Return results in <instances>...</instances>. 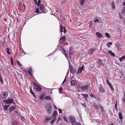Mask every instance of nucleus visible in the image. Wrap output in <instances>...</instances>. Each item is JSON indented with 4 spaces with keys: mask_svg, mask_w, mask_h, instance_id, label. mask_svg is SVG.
Instances as JSON below:
<instances>
[{
    "mask_svg": "<svg viewBox=\"0 0 125 125\" xmlns=\"http://www.w3.org/2000/svg\"><path fill=\"white\" fill-rule=\"evenodd\" d=\"M46 109L49 114H50L52 112V107L50 104L47 105L46 107Z\"/></svg>",
    "mask_w": 125,
    "mask_h": 125,
    "instance_id": "obj_1",
    "label": "nucleus"
},
{
    "mask_svg": "<svg viewBox=\"0 0 125 125\" xmlns=\"http://www.w3.org/2000/svg\"><path fill=\"white\" fill-rule=\"evenodd\" d=\"M69 53L70 57L71 59H73L74 56L73 53V49L71 47H70Z\"/></svg>",
    "mask_w": 125,
    "mask_h": 125,
    "instance_id": "obj_2",
    "label": "nucleus"
},
{
    "mask_svg": "<svg viewBox=\"0 0 125 125\" xmlns=\"http://www.w3.org/2000/svg\"><path fill=\"white\" fill-rule=\"evenodd\" d=\"M13 100L12 99H8L7 100H4L3 102L5 104H9L13 102Z\"/></svg>",
    "mask_w": 125,
    "mask_h": 125,
    "instance_id": "obj_3",
    "label": "nucleus"
},
{
    "mask_svg": "<svg viewBox=\"0 0 125 125\" xmlns=\"http://www.w3.org/2000/svg\"><path fill=\"white\" fill-rule=\"evenodd\" d=\"M8 93L6 92H3L1 94V98L5 99L8 96Z\"/></svg>",
    "mask_w": 125,
    "mask_h": 125,
    "instance_id": "obj_4",
    "label": "nucleus"
},
{
    "mask_svg": "<svg viewBox=\"0 0 125 125\" xmlns=\"http://www.w3.org/2000/svg\"><path fill=\"white\" fill-rule=\"evenodd\" d=\"M89 86V84H87L83 86H81L80 87V88L83 90H88Z\"/></svg>",
    "mask_w": 125,
    "mask_h": 125,
    "instance_id": "obj_5",
    "label": "nucleus"
},
{
    "mask_svg": "<svg viewBox=\"0 0 125 125\" xmlns=\"http://www.w3.org/2000/svg\"><path fill=\"white\" fill-rule=\"evenodd\" d=\"M97 65H98L97 67H99L100 66L104 65V64L102 60L100 59H98L97 62Z\"/></svg>",
    "mask_w": 125,
    "mask_h": 125,
    "instance_id": "obj_6",
    "label": "nucleus"
},
{
    "mask_svg": "<svg viewBox=\"0 0 125 125\" xmlns=\"http://www.w3.org/2000/svg\"><path fill=\"white\" fill-rule=\"evenodd\" d=\"M69 67L70 69V71L71 73L73 74H74L76 73V70L74 69L72 65H70L69 66Z\"/></svg>",
    "mask_w": 125,
    "mask_h": 125,
    "instance_id": "obj_7",
    "label": "nucleus"
},
{
    "mask_svg": "<svg viewBox=\"0 0 125 125\" xmlns=\"http://www.w3.org/2000/svg\"><path fill=\"white\" fill-rule=\"evenodd\" d=\"M66 40V37L65 36H63L60 38V43L62 45L63 42Z\"/></svg>",
    "mask_w": 125,
    "mask_h": 125,
    "instance_id": "obj_8",
    "label": "nucleus"
},
{
    "mask_svg": "<svg viewBox=\"0 0 125 125\" xmlns=\"http://www.w3.org/2000/svg\"><path fill=\"white\" fill-rule=\"evenodd\" d=\"M99 91L101 93H104L105 92V90L103 87L102 85L100 84L99 86Z\"/></svg>",
    "mask_w": 125,
    "mask_h": 125,
    "instance_id": "obj_9",
    "label": "nucleus"
},
{
    "mask_svg": "<svg viewBox=\"0 0 125 125\" xmlns=\"http://www.w3.org/2000/svg\"><path fill=\"white\" fill-rule=\"evenodd\" d=\"M39 9L40 10L42 11V12H40V13H45V12L44 11V7L43 5L42 4H41L40 5L39 7Z\"/></svg>",
    "mask_w": 125,
    "mask_h": 125,
    "instance_id": "obj_10",
    "label": "nucleus"
},
{
    "mask_svg": "<svg viewBox=\"0 0 125 125\" xmlns=\"http://www.w3.org/2000/svg\"><path fill=\"white\" fill-rule=\"evenodd\" d=\"M34 87L35 89L37 91H40L41 90V88L37 84Z\"/></svg>",
    "mask_w": 125,
    "mask_h": 125,
    "instance_id": "obj_11",
    "label": "nucleus"
},
{
    "mask_svg": "<svg viewBox=\"0 0 125 125\" xmlns=\"http://www.w3.org/2000/svg\"><path fill=\"white\" fill-rule=\"evenodd\" d=\"M83 65L82 66L81 68H79L78 69V70L77 72V74L81 73L83 71Z\"/></svg>",
    "mask_w": 125,
    "mask_h": 125,
    "instance_id": "obj_12",
    "label": "nucleus"
},
{
    "mask_svg": "<svg viewBox=\"0 0 125 125\" xmlns=\"http://www.w3.org/2000/svg\"><path fill=\"white\" fill-rule=\"evenodd\" d=\"M96 35L97 37L99 38H101L103 37V35L101 33L98 32H96Z\"/></svg>",
    "mask_w": 125,
    "mask_h": 125,
    "instance_id": "obj_13",
    "label": "nucleus"
},
{
    "mask_svg": "<svg viewBox=\"0 0 125 125\" xmlns=\"http://www.w3.org/2000/svg\"><path fill=\"white\" fill-rule=\"evenodd\" d=\"M75 119H73L71 120H70V122L73 125H76L77 123H75Z\"/></svg>",
    "mask_w": 125,
    "mask_h": 125,
    "instance_id": "obj_14",
    "label": "nucleus"
},
{
    "mask_svg": "<svg viewBox=\"0 0 125 125\" xmlns=\"http://www.w3.org/2000/svg\"><path fill=\"white\" fill-rule=\"evenodd\" d=\"M15 107L14 106H12L9 108V111L10 112H12V111L15 110Z\"/></svg>",
    "mask_w": 125,
    "mask_h": 125,
    "instance_id": "obj_15",
    "label": "nucleus"
},
{
    "mask_svg": "<svg viewBox=\"0 0 125 125\" xmlns=\"http://www.w3.org/2000/svg\"><path fill=\"white\" fill-rule=\"evenodd\" d=\"M95 50V49L94 48L91 49L88 51V53L89 54H91L93 52H94Z\"/></svg>",
    "mask_w": 125,
    "mask_h": 125,
    "instance_id": "obj_16",
    "label": "nucleus"
},
{
    "mask_svg": "<svg viewBox=\"0 0 125 125\" xmlns=\"http://www.w3.org/2000/svg\"><path fill=\"white\" fill-rule=\"evenodd\" d=\"M108 53L112 56L115 57V54L111 51H109L108 52Z\"/></svg>",
    "mask_w": 125,
    "mask_h": 125,
    "instance_id": "obj_17",
    "label": "nucleus"
},
{
    "mask_svg": "<svg viewBox=\"0 0 125 125\" xmlns=\"http://www.w3.org/2000/svg\"><path fill=\"white\" fill-rule=\"evenodd\" d=\"M51 117L48 118L46 117L44 120V122L45 123H48L51 119Z\"/></svg>",
    "mask_w": 125,
    "mask_h": 125,
    "instance_id": "obj_18",
    "label": "nucleus"
},
{
    "mask_svg": "<svg viewBox=\"0 0 125 125\" xmlns=\"http://www.w3.org/2000/svg\"><path fill=\"white\" fill-rule=\"evenodd\" d=\"M57 112L56 111H55L53 113V114L52 115V116L53 117H54V118H55L56 117V116H57Z\"/></svg>",
    "mask_w": 125,
    "mask_h": 125,
    "instance_id": "obj_19",
    "label": "nucleus"
},
{
    "mask_svg": "<svg viewBox=\"0 0 125 125\" xmlns=\"http://www.w3.org/2000/svg\"><path fill=\"white\" fill-rule=\"evenodd\" d=\"M71 85L73 86H74L75 84V81L73 80H71Z\"/></svg>",
    "mask_w": 125,
    "mask_h": 125,
    "instance_id": "obj_20",
    "label": "nucleus"
},
{
    "mask_svg": "<svg viewBox=\"0 0 125 125\" xmlns=\"http://www.w3.org/2000/svg\"><path fill=\"white\" fill-rule=\"evenodd\" d=\"M64 52L65 56L67 58L68 55V51L67 50H66L65 51H64Z\"/></svg>",
    "mask_w": 125,
    "mask_h": 125,
    "instance_id": "obj_21",
    "label": "nucleus"
},
{
    "mask_svg": "<svg viewBox=\"0 0 125 125\" xmlns=\"http://www.w3.org/2000/svg\"><path fill=\"white\" fill-rule=\"evenodd\" d=\"M82 94L85 100L87 99L88 97V95L87 94Z\"/></svg>",
    "mask_w": 125,
    "mask_h": 125,
    "instance_id": "obj_22",
    "label": "nucleus"
},
{
    "mask_svg": "<svg viewBox=\"0 0 125 125\" xmlns=\"http://www.w3.org/2000/svg\"><path fill=\"white\" fill-rule=\"evenodd\" d=\"M9 105H5L3 106V109L4 110L6 111L7 110L8 107L9 106Z\"/></svg>",
    "mask_w": 125,
    "mask_h": 125,
    "instance_id": "obj_23",
    "label": "nucleus"
},
{
    "mask_svg": "<svg viewBox=\"0 0 125 125\" xmlns=\"http://www.w3.org/2000/svg\"><path fill=\"white\" fill-rule=\"evenodd\" d=\"M45 99L47 100H50L51 99V97L49 96H47L45 97Z\"/></svg>",
    "mask_w": 125,
    "mask_h": 125,
    "instance_id": "obj_24",
    "label": "nucleus"
},
{
    "mask_svg": "<svg viewBox=\"0 0 125 125\" xmlns=\"http://www.w3.org/2000/svg\"><path fill=\"white\" fill-rule=\"evenodd\" d=\"M69 117L70 119V120H73V119H75L74 117L72 116H69Z\"/></svg>",
    "mask_w": 125,
    "mask_h": 125,
    "instance_id": "obj_25",
    "label": "nucleus"
},
{
    "mask_svg": "<svg viewBox=\"0 0 125 125\" xmlns=\"http://www.w3.org/2000/svg\"><path fill=\"white\" fill-rule=\"evenodd\" d=\"M125 59V55L119 58V60L121 62L123 60Z\"/></svg>",
    "mask_w": 125,
    "mask_h": 125,
    "instance_id": "obj_26",
    "label": "nucleus"
},
{
    "mask_svg": "<svg viewBox=\"0 0 125 125\" xmlns=\"http://www.w3.org/2000/svg\"><path fill=\"white\" fill-rule=\"evenodd\" d=\"M111 6L112 7V8L113 9H114L115 8V3L113 2L112 3Z\"/></svg>",
    "mask_w": 125,
    "mask_h": 125,
    "instance_id": "obj_27",
    "label": "nucleus"
},
{
    "mask_svg": "<svg viewBox=\"0 0 125 125\" xmlns=\"http://www.w3.org/2000/svg\"><path fill=\"white\" fill-rule=\"evenodd\" d=\"M119 118L120 119H122L123 118V116L121 113H119Z\"/></svg>",
    "mask_w": 125,
    "mask_h": 125,
    "instance_id": "obj_28",
    "label": "nucleus"
},
{
    "mask_svg": "<svg viewBox=\"0 0 125 125\" xmlns=\"http://www.w3.org/2000/svg\"><path fill=\"white\" fill-rule=\"evenodd\" d=\"M94 106L95 109H99V107L97 105V104H95V103H94Z\"/></svg>",
    "mask_w": 125,
    "mask_h": 125,
    "instance_id": "obj_29",
    "label": "nucleus"
},
{
    "mask_svg": "<svg viewBox=\"0 0 125 125\" xmlns=\"http://www.w3.org/2000/svg\"><path fill=\"white\" fill-rule=\"evenodd\" d=\"M56 119V118H55L52 119V120L50 122V124H53L55 121Z\"/></svg>",
    "mask_w": 125,
    "mask_h": 125,
    "instance_id": "obj_30",
    "label": "nucleus"
},
{
    "mask_svg": "<svg viewBox=\"0 0 125 125\" xmlns=\"http://www.w3.org/2000/svg\"><path fill=\"white\" fill-rule=\"evenodd\" d=\"M85 1V0H80V4L82 6L83 5Z\"/></svg>",
    "mask_w": 125,
    "mask_h": 125,
    "instance_id": "obj_31",
    "label": "nucleus"
},
{
    "mask_svg": "<svg viewBox=\"0 0 125 125\" xmlns=\"http://www.w3.org/2000/svg\"><path fill=\"white\" fill-rule=\"evenodd\" d=\"M105 36L107 38H110V36L109 34L108 33H105Z\"/></svg>",
    "mask_w": 125,
    "mask_h": 125,
    "instance_id": "obj_32",
    "label": "nucleus"
},
{
    "mask_svg": "<svg viewBox=\"0 0 125 125\" xmlns=\"http://www.w3.org/2000/svg\"><path fill=\"white\" fill-rule=\"evenodd\" d=\"M122 13L124 15H125V7L122 10Z\"/></svg>",
    "mask_w": 125,
    "mask_h": 125,
    "instance_id": "obj_33",
    "label": "nucleus"
},
{
    "mask_svg": "<svg viewBox=\"0 0 125 125\" xmlns=\"http://www.w3.org/2000/svg\"><path fill=\"white\" fill-rule=\"evenodd\" d=\"M112 44V43L111 42H109L107 44V45L108 47H109Z\"/></svg>",
    "mask_w": 125,
    "mask_h": 125,
    "instance_id": "obj_34",
    "label": "nucleus"
},
{
    "mask_svg": "<svg viewBox=\"0 0 125 125\" xmlns=\"http://www.w3.org/2000/svg\"><path fill=\"white\" fill-rule=\"evenodd\" d=\"M17 122L16 121H14L12 123V124L14 125H17Z\"/></svg>",
    "mask_w": 125,
    "mask_h": 125,
    "instance_id": "obj_35",
    "label": "nucleus"
},
{
    "mask_svg": "<svg viewBox=\"0 0 125 125\" xmlns=\"http://www.w3.org/2000/svg\"><path fill=\"white\" fill-rule=\"evenodd\" d=\"M6 51L7 52V53L8 54H10V53L9 51V49L8 48H6Z\"/></svg>",
    "mask_w": 125,
    "mask_h": 125,
    "instance_id": "obj_36",
    "label": "nucleus"
},
{
    "mask_svg": "<svg viewBox=\"0 0 125 125\" xmlns=\"http://www.w3.org/2000/svg\"><path fill=\"white\" fill-rule=\"evenodd\" d=\"M0 81L1 83L3 84V80L1 76V75H0Z\"/></svg>",
    "mask_w": 125,
    "mask_h": 125,
    "instance_id": "obj_37",
    "label": "nucleus"
},
{
    "mask_svg": "<svg viewBox=\"0 0 125 125\" xmlns=\"http://www.w3.org/2000/svg\"><path fill=\"white\" fill-rule=\"evenodd\" d=\"M90 96L92 97H94L95 98V96L92 93H91L90 94Z\"/></svg>",
    "mask_w": 125,
    "mask_h": 125,
    "instance_id": "obj_38",
    "label": "nucleus"
},
{
    "mask_svg": "<svg viewBox=\"0 0 125 125\" xmlns=\"http://www.w3.org/2000/svg\"><path fill=\"white\" fill-rule=\"evenodd\" d=\"M60 26L61 28H60V31L61 32H62L63 31V30H62L63 29V27L62 25H60Z\"/></svg>",
    "mask_w": 125,
    "mask_h": 125,
    "instance_id": "obj_39",
    "label": "nucleus"
},
{
    "mask_svg": "<svg viewBox=\"0 0 125 125\" xmlns=\"http://www.w3.org/2000/svg\"><path fill=\"white\" fill-rule=\"evenodd\" d=\"M106 82L107 84L109 86L111 85V83L109 82V80L108 79L106 81Z\"/></svg>",
    "mask_w": 125,
    "mask_h": 125,
    "instance_id": "obj_40",
    "label": "nucleus"
},
{
    "mask_svg": "<svg viewBox=\"0 0 125 125\" xmlns=\"http://www.w3.org/2000/svg\"><path fill=\"white\" fill-rule=\"evenodd\" d=\"M111 89V90L113 91L114 90V89L113 87L112 86V85L111 84L110 85H109Z\"/></svg>",
    "mask_w": 125,
    "mask_h": 125,
    "instance_id": "obj_41",
    "label": "nucleus"
},
{
    "mask_svg": "<svg viewBox=\"0 0 125 125\" xmlns=\"http://www.w3.org/2000/svg\"><path fill=\"white\" fill-rule=\"evenodd\" d=\"M122 101L123 102H124L125 103V94L124 95V97L123 99H122Z\"/></svg>",
    "mask_w": 125,
    "mask_h": 125,
    "instance_id": "obj_42",
    "label": "nucleus"
},
{
    "mask_svg": "<svg viewBox=\"0 0 125 125\" xmlns=\"http://www.w3.org/2000/svg\"><path fill=\"white\" fill-rule=\"evenodd\" d=\"M40 3V0H38V1L37 3V6H39Z\"/></svg>",
    "mask_w": 125,
    "mask_h": 125,
    "instance_id": "obj_43",
    "label": "nucleus"
},
{
    "mask_svg": "<svg viewBox=\"0 0 125 125\" xmlns=\"http://www.w3.org/2000/svg\"><path fill=\"white\" fill-rule=\"evenodd\" d=\"M100 109L102 111H103L104 108L101 105H100Z\"/></svg>",
    "mask_w": 125,
    "mask_h": 125,
    "instance_id": "obj_44",
    "label": "nucleus"
},
{
    "mask_svg": "<svg viewBox=\"0 0 125 125\" xmlns=\"http://www.w3.org/2000/svg\"><path fill=\"white\" fill-rule=\"evenodd\" d=\"M39 9L38 8H37L36 10V11H35V12L36 13H39Z\"/></svg>",
    "mask_w": 125,
    "mask_h": 125,
    "instance_id": "obj_45",
    "label": "nucleus"
},
{
    "mask_svg": "<svg viewBox=\"0 0 125 125\" xmlns=\"http://www.w3.org/2000/svg\"><path fill=\"white\" fill-rule=\"evenodd\" d=\"M30 92L32 94H34V93H33V91L31 89V88L30 89Z\"/></svg>",
    "mask_w": 125,
    "mask_h": 125,
    "instance_id": "obj_46",
    "label": "nucleus"
},
{
    "mask_svg": "<svg viewBox=\"0 0 125 125\" xmlns=\"http://www.w3.org/2000/svg\"><path fill=\"white\" fill-rule=\"evenodd\" d=\"M85 108L86 107V105L85 104H81Z\"/></svg>",
    "mask_w": 125,
    "mask_h": 125,
    "instance_id": "obj_47",
    "label": "nucleus"
},
{
    "mask_svg": "<svg viewBox=\"0 0 125 125\" xmlns=\"http://www.w3.org/2000/svg\"><path fill=\"white\" fill-rule=\"evenodd\" d=\"M62 88H60L59 89V91L60 93H62L61 92V91L62 90Z\"/></svg>",
    "mask_w": 125,
    "mask_h": 125,
    "instance_id": "obj_48",
    "label": "nucleus"
},
{
    "mask_svg": "<svg viewBox=\"0 0 125 125\" xmlns=\"http://www.w3.org/2000/svg\"><path fill=\"white\" fill-rule=\"evenodd\" d=\"M17 63L18 64H19L20 66H22V65L19 62V61H17Z\"/></svg>",
    "mask_w": 125,
    "mask_h": 125,
    "instance_id": "obj_49",
    "label": "nucleus"
},
{
    "mask_svg": "<svg viewBox=\"0 0 125 125\" xmlns=\"http://www.w3.org/2000/svg\"><path fill=\"white\" fill-rule=\"evenodd\" d=\"M58 110L59 111V112L60 114L62 112V110L60 109H59Z\"/></svg>",
    "mask_w": 125,
    "mask_h": 125,
    "instance_id": "obj_50",
    "label": "nucleus"
},
{
    "mask_svg": "<svg viewBox=\"0 0 125 125\" xmlns=\"http://www.w3.org/2000/svg\"><path fill=\"white\" fill-rule=\"evenodd\" d=\"M115 108L116 110L117 109V103H116L115 104Z\"/></svg>",
    "mask_w": 125,
    "mask_h": 125,
    "instance_id": "obj_51",
    "label": "nucleus"
},
{
    "mask_svg": "<svg viewBox=\"0 0 125 125\" xmlns=\"http://www.w3.org/2000/svg\"><path fill=\"white\" fill-rule=\"evenodd\" d=\"M98 21H99V20L98 19H95L94 20V22H98Z\"/></svg>",
    "mask_w": 125,
    "mask_h": 125,
    "instance_id": "obj_52",
    "label": "nucleus"
},
{
    "mask_svg": "<svg viewBox=\"0 0 125 125\" xmlns=\"http://www.w3.org/2000/svg\"><path fill=\"white\" fill-rule=\"evenodd\" d=\"M92 21H91L90 22V26H92Z\"/></svg>",
    "mask_w": 125,
    "mask_h": 125,
    "instance_id": "obj_53",
    "label": "nucleus"
},
{
    "mask_svg": "<svg viewBox=\"0 0 125 125\" xmlns=\"http://www.w3.org/2000/svg\"><path fill=\"white\" fill-rule=\"evenodd\" d=\"M27 71L28 73L30 74H31V71H30L29 70H28Z\"/></svg>",
    "mask_w": 125,
    "mask_h": 125,
    "instance_id": "obj_54",
    "label": "nucleus"
},
{
    "mask_svg": "<svg viewBox=\"0 0 125 125\" xmlns=\"http://www.w3.org/2000/svg\"><path fill=\"white\" fill-rule=\"evenodd\" d=\"M43 98V96L42 95H41L39 97V98L41 99H42Z\"/></svg>",
    "mask_w": 125,
    "mask_h": 125,
    "instance_id": "obj_55",
    "label": "nucleus"
},
{
    "mask_svg": "<svg viewBox=\"0 0 125 125\" xmlns=\"http://www.w3.org/2000/svg\"><path fill=\"white\" fill-rule=\"evenodd\" d=\"M119 18L120 19H122V18L121 15L120 14H119Z\"/></svg>",
    "mask_w": 125,
    "mask_h": 125,
    "instance_id": "obj_56",
    "label": "nucleus"
},
{
    "mask_svg": "<svg viewBox=\"0 0 125 125\" xmlns=\"http://www.w3.org/2000/svg\"><path fill=\"white\" fill-rule=\"evenodd\" d=\"M66 81V77H65V79L62 83V84H63L65 81Z\"/></svg>",
    "mask_w": 125,
    "mask_h": 125,
    "instance_id": "obj_57",
    "label": "nucleus"
},
{
    "mask_svg": "<svg viewBox=\"0 0 125 125\" xmlns=\"http://www.w3.org/2000/svg\"><path fill=\"white\" fill-rule=\"evenodd\" d=\"M34 1L35 4H36L37 3V0H33Z\"/></svg>",
    "mask_w": 125,
    "mask_h": 125,
    "instance_id": "obj_58",
    "label": "nucleus"
},
{
    "mask_svg": "<svg viewBox=\"0 0 125 125\" xmlns=\"http://www.w3.org/2000/svg\"><path fill=\"white\" fill-rule=\"evenodd\" d=\"M63 28H64V31H63V32L64 33H65V32H66L65 31V27H63Z\"/></svg>",
    "mask_w": 125,
    "mask_h": 125,
    "instance_id": "obj_59",
    "label": "nucleus"
},
{
    "mask_svg": "<svg viewBox=\"0 0 125 125\" xmlns=\"http://www.w3.org/2000/svg\"><path fill=\"white\" fill-rule=\"evenodd\" d=\"M76 125H81V124L79 123H77L76 124Z\"/></svg>",
    "mask_w": 125,
    "mask_h": 125,
    "instance_id": "obj_60",
    "label": "nucleus"
},
{
    "mask_svg": "<svg viewBox=\"0 0 125 125\" xmlns=\"http://www.w3.org/2000/svg\"><path fill=\"white\" fill-rule=\"evenodd\" d=\"M53 106H54V108L56 109H57V107L55 106V105L54 104H53Z\"/></svg>",
    "mask_w": 125,
    "mask_h": 125,
    "instance_id": "obj_61",
    "label": "nucleus"
},
{
    "mask_svg": "<svg viewBox=\"0 0 125 125\" xmlns=\"http://www.w3.org/2000/svg\"><path fill=\"white\" fill-rule=\"evenodd\" d=\"M62 50L63 51V52H64V51H65L66 50H65V49H64V48H63V47L62 48Z\"/></svg>",
    "mask_w": 125,
    "mask_h": 125,
    "instance_id": "obj_62",
    "label": "nucleus"
},
{
    "mask_svg": "<svg viewBox=\"0 0 125 125\" xmlns=\"http://www.w3.org/2000/svg\"><path fill=\"white\" fill-rule=\"evenodd\" d=\"M29 70L30 71H31L32 70V69L31 67H30L29 68Z\"/></svg>",
    "mask_w": 125,
    "mask_h": 125,
    "instance_id": "obj_63",
    "label": "nucleus"
},
{
    "mask_svg": "<svg viewBox=\"0 0 125 125\" xmlns=\"http://www.w3.org/2000/svg\"><path fill=\"white\" fill-rule=\"evenodd\" d=\"M11 63L12 65H13V61H11Z\"/></svg>",
    "mask_w": 125,
    "mask_h": 125,
    "instance_id": "obj_64",
    "label": "nucleus"
}]
</instances>
